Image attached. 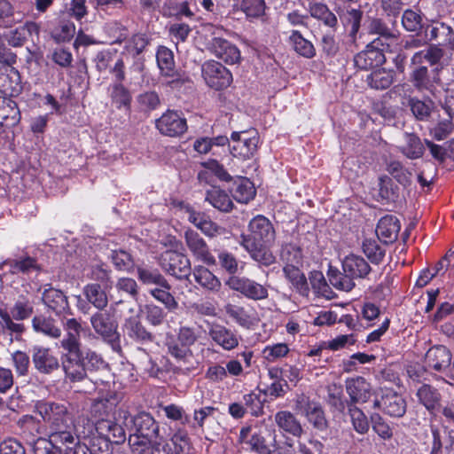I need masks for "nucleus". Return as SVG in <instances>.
<instances>
[{
  "label": "nucleus",
  "instance_id": "1",
  "mask_svg": "<svg viewBox=\"0 0 454 454\" xmlns=\"http://www.w3.org/2000/svg\"><path fill=\"white\" fill-rule=\"evenodd\" d=\"M65 335L59 342L62 349L60 367L65 378L70 382H81L87 378V372H97L106 367L102 356L91 348H82L81 334L85 331L74 317L63 323Z\"/></svg>",
  "mask_w": 454,
  "mask_h": 454
},
{
  "label": "nucleus",
  "instance_id": "57",
  "mask_svg": "<svg viewBox=\"0 0 454 454\" xmlns=\"http://www.w3.org/2000/svg\"><path fill=\"white\" fill-rule=\"evenodd\" d=\"M408 106L414 117L419 121H424L430 117L434 103L431 100L425 102L417 98H409Z\"/></svg>",
  "mask_w": 454,
  "mask_h": 454
},
{
  "label": "nucleus",
  "instance_id": "43",
  "mask_svg": "<svg viewBox=\"0 0 454 454\" xmlns=\"http://www.w3.org/2000/svg\"><path fill=\"white\" fill-rule=\"evenodd\" d=\"M115 270L127 273L134 271L136 267L133 255L124 249H114L108 256Z\"/></svg>",
  "mask_w": 454,
  "mask_h": 454
},
{
  "label": "nucleus",
  "instance_id": "61",
  "mask_svg": "<svg viewBox=\"0 0 454 454\" xmlns=\"http://www.w3.org/2000/svg\"><path fill=\"white\" fill-rule=\"evenodd\" d=\"M150 40L145 34H136L132 35L124 46V50L131 56L140 55L149 44Z\"/></svg>",
  "mask_w": 454,
  "mask_h": 454
},
{
  "label": "nucleus",
  "instance_id": "54",
  "mask_svg": "<svg viewBox=\"0 0 454 454\" xmlns=\"http://www.w3.org/2000/svg\"><path fill=\"white\" fill-rule=\"evenodd\" d=\"M4 264L10 267V271L12 274H29L32 271L40 270V267L37 264L36 261L29 256L20 258L18 260L6 261Z\"/></svg>",
  "mask_w": 454,
  "mask_h": 454
},
{
  "label": "nucleus",
  "instance_id": "27",
  "mask_svg": "<svg viewBox=\"0 0 454 454\" xmlns=\"http://www.w3.org/2000/svg\"><path fill=\"white\" fill-rule=\"evenodd\" d=\"M166 454H196L188 434L177 429L170 437L169 442L163 446Z\"/></svg>",
  "mask_w": 454,
  "mask_h": 454
},
{
  "label": "nucleus",
  "instance_id": "38",
  "mask_svg": "<svg viewBox=\"0 0 454 454\" xmlns=\"http://www.w3.org/2000/svg\"><path fill=\"white\" fill-rule=\"evenodd\" d=\"M404 144L400 147V152L410 160L420 159L425 152L424 145L415 133L404 132Z\"/></svg>",
  "mask_w": 454,
  "mask_h": 454
},
{
  "label": "nucleus",
  "instance_id": "21",
  "mask_svg": "<svg viewBox=\"0 0 454 454\" xmlns=\"http://www.w3.org/2000/svg\"><path fill=\"white\" fill-rule=\"evenodd\" d=\"M225 314L239 326L250 330L259 321L256 313L253 309H247L245 307L228 302L223 307Z\"/></svg>",
  "mask_w": 454,
  "mask_h": 454
},
{
  "label": "nucleus",
  "instance_id": "13",
  "mask_svg": "<svg viewBox=\"0 0 454 454\" xmlns=\"http://www.w3.org/2000/svg\"><path fill=\"white\" fill-rule=\"evenodd\" d=\"M373 409H381L386 414L394 418H402L407 409L405 399L393 390H387L380 400H374Z\"/></svg>",
  "mask_w": 454,
  "mask_h": 454
},
{
  "label": "nucleus",
  "instance_id": "49",
  "mask_svg": "<svg viewBox=\"0 0 454 454\" xmlns=\"http://www.w3.org/2000/svg\"><path fill=\"white\" fill-rule=\"evenodd\" d=\"M110 97L113 104L117 108L130 109L132 97L129 90L122 83L114 82L111 85Z\"/></svg>",
  "mask_w": 454,
  "mask_h": 454
},
{
  "label": "nucleus",
  "instance_id": "4",
  "mask_svg": "<svg viewBox=\"0 0 454 454\" xmlns=\"http://www.w3.org/2000/svg\"><path fill=\"white\" fill-rule=\"evenodd\" d=\"M35 411L41 416L54 442H75L73 415L64 402L40 401Z\"/></svg>",
  "mask_w": 454,
  "mask_h": 454
},
{
  "label": "nucleus",
  "instance_id": "29",
  "mask_svg": "<svg viewBox=\"0 0 454 454\" xmlns=\"http://www.w3.org/2000/svg\"><path fill=\"white\" fill-rule=\"evenodd\" d=\"M400 223L394 215L381 217L377 224L376 234L379 239L387 244L394 242L398 236Z\"/></svg>",
  "mask_w": 454,
  "mask_h": 454
},
{
  "label": "nucleus",
  "instance_id": "16",
  "mask_svg": "<svg viewBox=\"0 0 454 454\" xmlns=\"http://www.w3.org/2000/svg\"><path fill=\"white\" fill-rule=\"evenodd\" d=\"M42 293V301L48 310L52 311L57 316L70 313V306L67 296L59 289L47 285Z\"/></svg>",
  "mask_w": 454,
  "mask_h": 454
},
{
  "label": "nucleus",
  "instance_id": "50",
  "mask_svg": "<svg viewBox=\"0 0 454 454\" xmlns=\"http://www.w3.org/2000/svg\"><path fill=\"white\" fill-rule=\"evenodd\" d=\"M171 286L167 281V286H155L149 290V294L165 306L168 311H174L178 308V302L170 293Z\"/></svg>",
  "mask_w": 454,
  "mask_h": 454
},
{
  "label": "nucleus",
  "instance_id": "52",
  "mask_svg": "<svg viewBox=\"0 0 454 454\" xmlns=\"http://www.w3.org/2000/svg\"><path fill=\"white\" fill-rule=\"evenodd\" d=\"M443 57V51L437 45H432L427 49L419 51L412 56L417 64L434 66L440 62Z\"/></svg>",
  "mask_w": 454,
  "mask_h": 454
},
{
  "label": "nucleus",
  "instance_id": "55",
  "mask_svg": "<svg viewBox=\"0 0 454 454\" xmlns=\"http://www.w3.org/2000/svg\"><path fill=\"white\" fill-rule=\"evenodd\" d=\"M348 412L351 419L353 428L360 434L368 432L370 425L366 415L356 405L348 404Z\"/></svg>",
  "mask_w": 454,
  "mask_h": 454
},
{
  "label": "nucleus",
  "instance_id": "48",
  "mask_svg": "<svg viewBox=\"0 0 454 454\" xmlns=\"http://www.w3.org/2000/svg\"><path fill=\"white\" fill-rule=\"evenodd\" d=\"M449 118L439 121L434 127L429 129V134L437 141L447 138L453 131L454 126L452 119L454 113L450 106L444 107Z\"/></svg>",
  "mask_w": 454,
  "mask_h": 454
},
{
  "label": "nucleus",
  "instance_id": "41",
  "mask_svg": "<svg viewBox=\"0 0 454 454\" xmlns=\"http://www.w3.org/2000/svg\"><path fill=\"white\" fill-rule=\"evenodd\" d=\"M419 402L425 406V408L433 413L440 406L441 394L438 390L430 385L424 384L418 390L416 394Z\"/></svg>",
  "mask_w": 454,
  "mask_h": 454
},
{
  "label": "nucleus",
  "instance_id": "59",
  "mask_svg": "<svg viewBox=\"0 0 454 454\" xmlns=\"http://www.w3.org/2000/svg\"><path fill=\"white\" fill-rule=\"evenodd\" d=\"M387 172L402 185L408 186L411 184V172L396 160L391 161L387 167Z\"/></svg>",
  "mask_w": 454,
  "mask_h": 454
},
{
  "label": "nucleus",
  "instance_id": "9",
  "mask_svg": "<svg viewBox=\"0 0 454 454\" xmlns=\"http://www.w3.org/2000/svg\"><path fill=\"white\" fill-rule=\"evenodd\" d=\"M390 51L380 45L379 40H373L366 46V49L354 57L355 66L362 70H367L380 67L386 62L384 51Z\"/></svg>",
  "mask_w": 454,
  "mask_h": 454
},
{
  "label": "nucleus",
  "instance_id": "39",
  "mask_svg": "<svg viewBox=\"0 0 454 454\" xmlns=\"http://www.w3.org/2000/svg\"><path fill=\"white\" fill-rule=\"evenodd\" d=\"M365 81L368 86L373 90H386L393 84L395 73L390 69L379 68L369 74Z\"/></svg>",
  "mask_w": 454,
  "mask_h": 454
},
{
  "label": "nucleus",
  "instance_id": "11",
  "mask_svg": "<svg viewBox=\"0 0 454 454\" xmlns=\"http://www.w3.org/2000/svg\"><path fill=\"white\" fill-rule=\"evenodd\" d=\"M184 238L189 251L197 260L207 265H215L216 261L207 244L197 231L188 229L184 231Z\"/></svg>",
  "mask_w": 454,
  "mask_h": 454
},
{
  "label": "nucleus",
  "instance_id": "18",
  "mask_svg": "<svg viewBox=\"0 0 454 454\" xmlns=\"http://www.w3.org/2000/svg\"><path fill=\"white\" fill-rule=\"evenodd\" d=\"M345 387L350 398L348 404L364 403L368 402L372 394L371 384L363 377L347 379Z\"/></svg>",
  "mask_w": 454,
  "mask_h": 454
},
{
  "label": "nucleus",
  "instance_id": "64",
  "mask_svg": "<svg viewBox=\"0 0 454 454\" xmlns=\"http://www.w3.org/2000/svg\"><path fill=\"white\" fill-rule=\"evenodd\" d=\"M110 442L106 439L103 435L96 433L94 435L89 437L86 441H84L83 444L87 446V448L94 453L98 454H108L110 451Z\"/></svg>",
  "mask_w": 454,
  "mask_h": 454
},
{
  "label": "nucleus",
  "instance_id": "31",
  "mask_svg": "<svg viewBox=\"0 0 454 454\" xmlns=\"http://www.w3.org/2000/svg\"><path fill=\"white\" fill-rule=\"evenodd\" d=\"M120 401L121 397L118 394L115 392H108L104 396L93 401L90 408L91 415L98 419H105L104 417L111 413Z\"/></svg>",
  "mask_w": 454,
  "mask_h": 454
},
{
  "label": "nucleus",
  "instance_id": "62",
  "mask_svg": "<svg viewBox=\"0 0 454 454\" xmlns=\"http://www.w3.org/2000/svg\"><path fill=\"white\" fill-rule=\"evenodd\" d=\"M281 258L286 262V265L299 266L302 262L301 248L295 244H286L281 249Z\"/></svg>",
  "mask_w": 454,
  "mask_h": 454
},
{
  "label": "nucleus",
  "instance_id": "46",
  "mask_svg": "<svg viewBox=\"0 0 454 454\" xmlns=\"http://www.w3.org/2000/svg\"><path fill=\"white\" fill-rule=\"evenodd\" d=\"M137 276L144 285H154L156 286H167V279L158 269L148 266H137Z\"/></svg>",
  "mask_w": 454,
  "mask_h": 454
},
{
  "label": "nucleus",
  "instance_id": "3",
  "mask_svg": "<svg viewBox=\"0 0 454 454\" xmlns=\"http://www.w3.org/2000/svg\"><path fill=\"white\" fill-rule=\"evenodd\" d=\"M241 247L250 257L263 266H270L276 258L269 247L274 243L276 231L271 222L264 215L254 216L248 223V233L241 234Z\"/></svg>",
  "mask_w": 454,
  "mask_h": 454
},
{
  "label": "nucleus",
  "instance_id": "10",
  "mask_svg": "<svg viewBox=\"0 0 454 454\" xmlns=\"http://www.w3.org/2000/svg\"><path fill=\"white\" fill-rule=\"evenodd\" d=\"M248 131H234L231 136L230 152L234 157L251 158L257 150L258 137H248Z\"/></svg>",
  "mask_w": 454,
  "mask_h": 454
},
{
  "label": "nucleus",
  "instance_id": "63",
  "mask_svg": "<svg viewBox=\"0 0 454 454\" xmlns=\"http://www.w3.org/2000/svg\"><path fill=\"white\" fill-rule=\"evenodd\" d=\"M402 25L406 31L418 32L422 28V16L420 12L407 9L402 15Z\"/></svg>",
  "mask_w": 454,
  "mask_h": 454
},
{
  "label": "nucleus",
  "instance_id": "17",
  "mask_svg": "<svg viewBox=\"0 0 454 454\" xmlns=\"http://www.w3.org/2000/svg\"><path fill=\"white\" fill-rule=\"evenodd\" d=\"M156 60L160 74L163 76L172 78L168 84L172 88H176L183 83L178 73L175 68L174 54L172 51L165 46H160L156 53Z\"/></svg>",
  "mask_w": 454,
  "mask_h": 454
},
{
  "label": "nucleus",
  "instance_id": "56",
  "mask_svg": "<svg viewBox=\"0 0 454 454\" xmlns=\"http://www.w3.org/2000/svg\"><path fill=\"white\" fill-rule=\"evenodd\" d=\"M139 111L144 113L156 110L160 106L159 94L154 90H147L137 95L136 98Z\"/></svg>",
  "mask_w": 454,
  "mask_h": 454
},
{
  "label": "nucleus",
  "instance_id": "36",
  "mask_svg": "<svg viewBox=\"0 0 454 454\" xmlns=\"http://www.w3.org/2000/svg\"><path fill=\"white\" fill-rule=\"evenodd\" d=\"M233 199L239 203H247L255 196L254 184L246 177H239L231 188Z\"/></svg>",
  "mask_w": 454,
  "mask_h": 454
},
{
  "label": "nucleus",
  "instance_id": "14",
  "mask_svg": "<svg viewBox=\"0 0 454 454\" xmlns=\"http://www.w3.org/2000/svg\"><path fill=\"white\" fill-rule=\"evenodd\" d=\"M32 362L35 369L42 374H51L60 367V360L51 348L38 345L32 348Z\"/></svg>",
  "mask_w": 454,
  "mask_h": 454
},
{
  "label": "nucleus",
  "instance_id": "2",
  "mask_svg": "<svg viewBox=\"0 0 454 454\" xmlns=\"http://www.w3.org/2000/svg\"><path fill=\"white\" fill-rule=\"evenodd\" d=\"M123 423L129 428V445L134 454L160 453L162 437L160 435V424L147 411H139L131 416L122 411Z\"/></svg>",
  "mask_w": 454,
  "mask_h": 454
},
{
  "label": "nucleus",
  "instance_id": "26",
  "mask_svg": "<svg viewBox=\"0 0 454 454\" xmlns=\"http://www.w3.org/2000/svg\"><path fill=\"white\" fill-rule=\"evenodd\" d=\"M430 40L436 41L438 45L454 50V29L449 24L442 21H434L427 27Z\"/></svg>",
  "mask_w": 454,
  "mask_h": 454
},
{
  "label": "nucleus",
  "instance_id": "12",
  "mask_svg": "<svg viewBox=\"0 0 454 454\" xmlns=\"http://www.w3.org/2000/svg\"><path fill=\"white\" fill-rule=\"evenodd\" d=\"M208 51L226 64H237L241 59L239 48L232 43L219 36H214L208 43Z\"/></svg>",
  "mask_w": 454,
  "mask_h": 454
},
{
  "label": "nucleus",
  "instance_id": "58",
  "mask_svg": "<svg viewBox=\"0 0 454 454\" xmlns=\"http://www.w3.org/2000/svg\"><path fill=\"white\" fill-rule=\"evenodd\" d=\"M327 276L330 284L340 291L349 292L355 287L354 281L336 269L330 268Z\"/></svg>",
  "mask_w": 454,
  "mask_h": 454
},
{
  "label": "nucleus",
  "instance_id": "42",
  "mask_svg": "<svg viewBox=\"0 0 454 454\" xmlns=\"http://www.w3.org/2000/svg\"><path fill=\"white\" fill-rule=\"evenodd\" d=\"M205 200L222 212H230L233 207V202L227 192L216 186L207 191Z\"/></svg>",
  "mask_w": 454,
  "mask_h": 454
},
{
  "label": "nucleus",
  "instance_id": "22",
  "mask_svg": "<svg viewBox=\"0 0 454 454\" xmlns=\"http://www.w3.org/2000/svg\"><path fill=\"white\" fill-rule=\"evenodd\" d=\"M369 33L378 35L374 40H379L381 47L390 49L391 45L395 43L398 39V32L394 27H389L387 24L380 18H374L369 25Z\"/></svg>",
  "mask_w": 454,
  "mask_h": 454
},
{
  "label": "nucleus",
  "instance_id": "6",
  "mask_svg": "<svg viewBox=\"0 0 454 454\" xmlns=\"http://www.w3.org/2000/svg\"><path fill=\"white\" fill-rule=\"evenodd\" d=\"M159 264L167 274L178 279H188L192 274L190 259L183 253L166 250L160 254Z\"/></svg>",
  "mask_w": 454,
  "mask_h": 454
},
{
  "label": "nucleus",
  "instance_id": "24",
  "mask_svg": "<svg viewBox=\"0 0 454 454\" xmlns=\"http://www.w3.org/2000/svg\"><path fill=\"white\" fill-rule=\"evenodd\" d=\"M342 270L351 281H354L356 278H366L372 269L362 256L351 254L343 259Z\"/></svg>",
  "mask_w": 454,
  "mask_h": 454
},
{
  "label": "nucleus",
  "instance_id": "7",
  "mask_svg": "<svg viewBox=\"0 0 454 454\" xmlns=\"http://www.w3.org/2000/svg\"><path fill=\"white\" fill-rule=\"evenodd\" d=\"M225 285L249 300L262 301L269 296L266 286L247 277L231 276L225 281Z\"/></svg>",
  "mask_w": 454,
  "mask_h": 454
},
{
  "label": "nucleus",
  "instance_id": "25",
  "mask_svg": "<svg viewBox=\"0 0 454 454\" xmlns=\"http://www.w3.org/2000/svg\"><path fill=\"white\" fill-rule=\"evenodd\" d=\"M451 354L445 346H434L430 348L425 356L426 365L437 372H442L449 368L451 363Z\"/></svg>",
  "mask_w": 454,
  "mask_h": 454
},
{
  "label": "nucleus",
  "instance_id": "44",
  "mask_svg": "<svg viewBox=\"0 0 454 454\" xmlns=\"http://www.w3.org/2000/svg\"><path fill=\"white\" fill-rule=\"evenodd\" d=\"M75 442H54L51 434H49V439L39 437L34 442L35 454H62L61 446L69 448V444H75Z\"/></svg>",
  "mask_w": 454,
  "mask_h": 454
},
{
  "label": "nucleus",
  "instance_id": "30",
  "mask_svg": "<svg viewBox=\"0 0 454 454\" xmlns=\"http://www.w3.org/2000/svg\"><path fill=\"white\" fill-rule=\"evenodd\" d=\"M98 434L115 444H121L126 440L123 427L117 422L106 419H98Z\"/></svg>",
  "mask_w": 454,
  "mask_h": 454
},
{
  "label": "nucleus",
  "instance_id": "47",
  "mask_svg": "<svg viewBox=\"0 0 454 454\" xmlns=\"http://www.w3.org/2000/svg\"><path fill=\"white\" fill-rule=\"evenodd\" d=\"M73 433L76 438V443L80 440L86 441L91 435L98 433V420L93 422L87 416H81L77 419V423L74 424Z\"/></svg>",
  "mask_w": 454,
  "mask_h": 454
},
{
  "label": "nucleus",
  "instance_id": "23",
  "mask_svg": "<svg viewBox=\"0 0 454 454\" xmlns=\"http://www.w3.org/2000/svg\"><path fill=\"white\" fill-rule=\"evenodd\" d=\"M22 90L19 71L13 67H0V91L6 96H16Z\"/></svg>",
  "mask_w": 454,
  "mask_h": 454
},
{
  "label": "nucleus",
  "instance_id": "8",
  "mask_svg": "<svg viewBox=\"0 0 454 454\" xmlns=\"http://www.w3.org/2000/svg\"><path fill=\"white\" fill-rule=\"evenodd\" d=\"M201 71L207 84L215 90L229 87L232 82V74L230 70L217 61L205 62Z\"/></svg>",
  "mask_w": 454,
  "mask_h": 454
},
{
  "label": "nucleus",
  "instance_id": "33",
  "mask_svg": "<svg viewBox=\"0 0 454 454\" xmlns=\"http://www.w3.org/2000/svg\"><path fill=\"white\" fill-rule=\"evenodd\" d=\"M411 72L410 74V82L413 87L419 91L430 90L432 86L430 82L429 72L427 65L417 64L414 59H411Z\"/></svg>",
  "mask_w": 454,
  "mask_h": 454
},
{
  "label": "nucleus",
  "instance_id": "35",
  "mask_svg": "<svg viewBox=\"0 0 454 454\" xmlns=\"http://www.w3.org/2000/svg\"><path fill=\"white\" fill-rule=\"evenodd\" d=\"M86 301L98 310H104L108 304L106 290L98 283H90L82 289Z\"/></svg>",
  "mask_w": 454,
  "mask_h": 454
},
{
  "label": "nucleus",
  "instance_id": "51",
  "mask_svg": "<svg viewBox=\"0 0 454 454\" xmlns=\"http://www.w3.org/2000/svg\"><path fill=\"white\" fill-rule=\"evenodd\" d=\"M311 17L322 21L325 26L334 28L337 27L336 15L330 11L326 4L316 3L309 6Z\"/></svg>",
  "mask_w": 454,
  "mask_h": 454
},
{
  "label": "nucleus",
  "instance_id": "19",
  "mask_svg": "<svg viewBox=\"0 0 454 454\" xmlns=\"http://www.w3.org/2000/svg\"><path fill=\"white\" fill-rule=\"evenodd\" d=\"M208 335L214 342L226 351L236 348L239 343V336L232 330L218 323L208 324Z\"/></svg>",
  "mask_w": 454,
  "mask_h": 454
},
{
  "label": "nucleus",
  "instance_id": "37",
  "mask_svg": "<svg viewBox=\"0 0 454 454\" xmlns=\"http://www.w3.org/2000/svg\"><path fill=\"white\" fill-rule=\"evenodd\" d=\"M288 43L292 49L305 59H312L316 56V49L313 43L303 37L298 30H292L288 37Z\"/></svg>",
  "mask_w": 454,
  "mask_h": 454
},
{
  "label": "nucleus",
  "instance_id": "34",
  "mask_svg": "<svg viewBox=\"0 0 454 454\" xmlns=\"http://www.w3.org/2000/svg\"><path fill=\"white\" fill-rule=\"evenodd\" d=\"M33 330L51 339H59L62 331L56 325V321L44 315L35 316L31 321Z\"/></svg>",
  "mask_w": 454,
  "mask_h": 454
},
{
  "label": "nucleus",
  "instance_id": "45",
  "mask_svg": "<svg viewBox=\"0 0 454 454\" xmlns=\"http://www.w3.org/2000/svg\"><path fill=\"white\" fill-rule=\"evenodd\" d=\"M286 278L292 283L296 291L301 295H308L309 285L305 275L299 270V266L286 265L283 269Z\"/></svg>",
  "mask_w": 454,
  "mask_h": 454
},
{
  "label": "nucleus",
  "instance_id": "40",
  "mask_svg": "<svg viewBox=\"0 0 454 454\" xmlns=\"http://www.w3.org/2000/svg\"><path fill=\"white\" fill-rule=\"evenodd\" d=\"M303 413L309 422L317 430L325 431L328 427V421L325 418L322 406L314 402H307Z\"/></svg>",
  "mask_w": 454,
  "mask_h": 454
},
{
  "label": "nucleus",
  "instance_id": "53",
  "mask_svg": "<svg viewBox=\"0 0 454 454\" xmlns=\"http://www.w3.org/2000/svg\"><path fill=\"white\" fill-rule=\"evenodd\" d=\"M34 313L33 301L27 296L20 295L11 308L12 317L15 320H24Z\"/></svg>",
  "mask_w": 454,
  "mask_h": 454
},
{
  "label": "nucleus",
  "instance_id": "20",
  "mask_svg": "<svg viewBox=\"0 0 454 454\" xmlns=\"http://www.w3.org/2000/svg\"><path fill=\"white\" fill-rule=\"evenodd\" d=\"M122 331L124 335L140 344L153 342L154 339L153 333L142 324L138 315L130 316L125 318L122 325Z\"/></svg>",
  "mask_w": 454,
  "mask_h": 454
},
{
  "label": "nucleus",
  "instance_id": "15",
  "mask_svg": "<svg viewBox=\"0 0 454 454\" xmlns=\"http://www.w3.org/2000/svg\"><path fill=\"white\" fill-rule=\"evenodd\" d=\"M156 128L162 135L178 137L186 131L187 124L177 112L168 110L157 119Z\"/></svg>",
  "mask_w": 454,
  "mask_h": 454
},
{
  "label": "nucleus",
  "instance_id": "5",
  "mask_svg": "<svg viewBox=\"0 0 454 454\" xmlns=\"http://www.w3.org/2000/svg\"><path fill=\"white\" fill-rule=\"evenodd\" d=\"M90 322L94 332L101 336L104 340L109 342L114 352L121 354V346L117 333V323L112 318L111 315L99 310L91 315Z\"/></svg>",
  "mask_w": 454,
  "mask_h": 454
},
{
  "label": "nucleus",
  "instance_id": "28",
  "mask_svg": "<svg viewBox=\"0 0 454 454\" xmlns=\"http://www.w3.org/2000/svg\"><path fill=\"white\" fill-rule=\"evenodd\" d=\"M274 421L280 431L294 437H301L304 432L300 420L289 411H278Z\"/></svg>",
  "mask_w": 454,
  "mask_h": 454
},
{
  "label": "nucleus",
  "instance_id": "32",
  "mask_svg": "<svg viewBox=\"0 0 454 454\" xmlns=\"http://www.w3.org/2000/svg\"><path fill=\"white\" fill-rule=\"evenodd\" d=\"M192 276L195 282L209 293L217 294L222 288L220 279L204 266H196Z\"/></svg>",
  "mask_w": 454,
  "mask_h": 454
},
{
  "label": "nucleus",
  "instance_id": "60",
  "mask_svg": "<svg viewBox=\"0 0 454 454\" xmlns=\"http://www.w3.org/2000/svg\"><path fill=\"white\" fill-rule=\"evenodd\" d=\"M362 248L364 254L372 263L379 264L385 256V249L375 239H364Z\"/></svg>",
  "mask_w": 454,
  "mask_h": 454
}]
</instances>
